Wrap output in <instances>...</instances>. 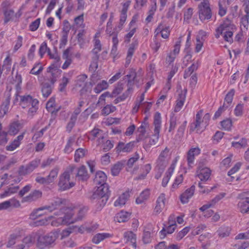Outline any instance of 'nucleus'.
<instances>
[{
  "instance_id": "2f4dec72",
  "label": "nucleus",
  "mask_w": 249,
  "mask_h": 249,
  "mask_svg": "<svg viewBox=\"0 0 249 249\" xmlns=\"http://www.w3.org/2000/svg\"><path fill=\"white\" fill-rule=\"evenodd\" d=\"M137 47V44L132 43L127 51V56L126 57L125 65L128 66L131 60L132 56L134 54L135 50Z\"/></svg>"
},
{
  "instance_id": "412c9836",
  "label": "nucleus",
  "mask_w": 249,
  "mask_h": 249,
  "mask_svg": "<svg viewBox=\"0 0 249 249\" xmlns=\"http://www.w3.org/2000/svg\"><path fill=\"white\" fill-rule=\"evenodd\" d=\"M86 33L87 32L86 30L82 29L80 30L77 34V41L81 48H82L85 44L89 42L90 37L89 36H87Z\"/></svg>"
},
{
  "instance_id": "58836bf2",
  "label": "nucleus",
  "mask_w": 249,
  "mask_h": 249,
  "mask_svg": "<svg viewBox=\"0 0 249 249\" xmlns=\"http://www.w3.org/2000/svg\"><path fill=\"white\" fill-rule=\"evenodd\" d=\"M218 15L223 17L227 13V6L225 0H219L218 1Z\"/></svg>"
},
{
  "instance_id": "6ab92c4d",
  "label": "nucleus",
  "mask_w": 249,
  "mask_h": 249,
  "mask_svg": "<svg viewBox=\"0 0 249 249\" xmlns=\"http://www.w3.org/2000/svg\"><path fill=\"white\" fill-rule=\"evenodd\" d=\"M211 175V170L207 167L199 168L197 171V176L202 181H207Z\"/></svg>"
},
{
  "instance_id": "c9c22d12",
  "label": "nucleus",
  "mask_w": 249,
  "mask_h": 249,
  "mask_svg": "<svg viewBox=\"0 0 249 249\" xmlns=\"http://www.w3.org/2000/svg\"><path fill=\"white\" fill-rule=\"evenodd\" d=\"M59 172V169L55 167L50 172L49 175L46 177L48 181V184H50L54 182L57 178Z\"/></svg>"
},
{
  "instance_id": "dca6fc26",
  "label": "nucleus",
  "mask_w": 249,
  "mask_h": 249,
  "mask_svg": "<svg viewBox=\"0 0 249 249\" xmlns=\"http://www.w3.org/2000/svg\"><path fill=\"white\" fill-rule=\"evenodd\" d=\"M2 7L3 9L5 16L4 22H8L13 16L14 11L11 9V3L9 1H5L2 3Z\"/></svg>"
},
{
  "instance_id": "bb28decb",
  "label": "nucleus",
  "mask_w": 249,
  "mask_h": 249,
  "mask_svg": "<svg viewBox=\"0 0 249 249\" xmlns=\"http://www.w3.org/2000/svg\"><path fill=\"white\" fill-rule=\"evenodd\" d=\"M107 179L106 175L103 171H99L96 173L94 181L96 184L99 185L106 184L105 182Z\"/></svg>"
},
{
  "instance_id": "bf43d9fd",
  "label": "nucleus",
  "mask_w": 249,
  "mask_h": 249,
  "mask_svg": "<svg viewBox=\"0 0 249 249\" xmlns=\"http://www.w3.org/2000/svg\"><path fill=\"white\" fill-rule=\"evenodd\" d=\"M222 128L225 130H230L232 126V122L230 119H226L221 122Z\"/></svg>"
},
{
  "instance_id": "13d9d810",
  "label": "nucleus",
  "mask_w": 249,
  "mask_h": 249,
  "mask_svg": "<svg viewBox=\"0 0 249 249\" xmlns=\"http://www.w3.org/2000/svg\"><path fill=\"white\" fill-rule=\"evenodd\" d=\"M94 47L92 52L94 54H97L102 50V45L99 39H94Z\"/></svg>"
},
{
  "instance_id": "f8f14e48",
  "label": "nucleus",
  "mask_w": 249,
  "mask_h": 249,
  "mask_svg": "<svg viewBox=\"0 0 249 249\" xmlns=\"http://www.w3.org/2000/svg\"><path fill=\"white\" fill-rule=\"evenodd\" d=\"M177 162V159H176L173 161L170 166L169 167V168L168 169L167 171L165 173V176L162 179V186L165 187L167 185L171 176L173 175V173L174 172L176 166Z\"/></svg>"
},
{
  "instance_id": "393cba45",
  "label": "nucleus",
  "mask_w": 249,
  "mask_h": 249,
  "mask_svg": "<svg viewBox=\"0 0 249 249\" xmlns=\"http://www.w3.org/2000/svg\"><path fill=\"white\" fill-rule=\"evenodd\" d=\"M42 196V192L39 190H35L30 193L29 196L23 198V201L32 202L36 201L41 198Z\"/></svg>"
},
{
  "instance_id": "864d4df0",
  "label": "nucleus",
  "mask_w": 249,
  "mask_h": 249,
  "mask_svg": "<svg viewBox=\"0 0 249 249\" xmlns=\"http://www.w3.org/2000/svg\"><path fill=\"white\" fill-rule=\"evenodd\" d=\"M43 69V67L41 64L36 63L34 65L30 73L34 75H38L42 72Z\"/></svg>"
},
{
  "instance_id": "a19ab883",
  "label": "nucleus",
  "mask_w": 249,
  "mask_h": 249,
  "mask_svg": "<svg viewBox=\"0 0 249 249\" xmlns=\"http://www.w3.org/2000/svg\"><path fill=\"white\" fill-rule=\"evenodd\" d=\"M87 150L83 148H78L75 152L74 160L76 162H79L81 159L83 158L87 154Z\"/></svg>"
},
{
  "instance_id": "6e6552de",
  "label": "nucleus",
  "mask_w": 249,
  "mask_h": 249,
  "mask_svg": "<svg viewBox=\"0 0 249 249\" xmlns=\"http://www.w3.org/2000/svg\"><path fill=\"white\" fill-rule=\"evenodd\" d=\"M88 76L85 74H82L77 76L75 80L73 89L76 90L80 89V91L81 94H83L84 92L86 91L85 88L87 85L86 80Z\"/></svg>"
},
{
  "instance_id": "f3484780",
  "label": "nucleus",
  "mask_w": 249,
  "mask_h": 249,
  "mask_svg": "<svg viewBox=\"0 0 249 249\" xmlns=\"http://www.w3.org/2000/svg\"><path fill=\"white\" fill-rule=\"evenodd\" d=\"M165 195L161 194L157 198L154 212L156 214L160 213L165 207Z\"/></svg>"
},
{
  "instance_id": "b1692460",
  "label": "nucleus",
  "mask_w": 249,
  "mask_h": 249,
  "mask_svg": "<svg viewBox=\"0 0 249 249\" xmlns=\"http://www.w3.org/2000/svg\"><path fill=\"white\" fill-rule=\"evenodd\" d=\"M238 208L242 213H249V197L242 199L238 203Z\"/></svg>"
},
{
  "instance_id": "c03bdc74",
  "label": "nucleus",
  "mask_w": 249,
  "mask_h": 249,
  "mask_svg": "<svg viewBox=\"0 0 249 249\" xmlns=\"http://www.w3.org/2000/svg\"><path fill=\"white\" fill-rule=\"evenodd\" d=\"M122 84L118 83L114 88L111 93H110V98H113L120 94L123 90Z\"/></svg>"
},
{
  "instance_id": "680f3d73",
  "label": "nucleus",
  "mask_w": 249,
  "mask_h": 249,
  "mask_svg": "<svg viewBox=\"0 0 249 249\" xmlns=\"http://www.w3.org/2000/svg\"><path fill=\"white\" fill-rule=\"evenodd\" d=\"M52 92L51 87L48 84H43L42 87V93L44 97H48Z\"/></svg>"
},
{
  "instance_id": "9d476101",
  "label": "nucleus",
  "mask_w": 249,
  "mask_h": 249,
  "mask_svg": "<svg viewBox=\"0 0 249 249\" xmlns=\"http://www.w3.org/2000/svg\"><path fill=\"white\" fill-rule=\"evenodd\" d=\"M35 99L30 95L18 96L17 94V101L19 106L23 108L31 105Z\"/></svg>"
},
{
  "instance_id": "1a4fd4ad",
  "label": "nucleus",
  "mask_w": 249,
  "mask_h": 249,
  "mask_svg": "<svg viewBox=\"0 0 249 249\" xmlns=\"http://www.w3.org/2000/svg\"><path fill=\"white\" fill-rule=\"evenodd\" d=\"M40 163V160L36 159L32 161L26 167L22 166L19 168L18 173L21 175H24L32 172Z\"/></svg>"
},
{
  "instance_id": "e2e57ef3",
  "label": "nucleus",
  "mask_w": 249,
  "mask_h": 249,
  "mask_svg": "<svg viewBox=\"0 0 249 249\" xmlns=\"http://www.w3.org/2000/svg\"><path fill=\"white\" fill-rule=\"evenodd\" d=\"M182 42V37H179L178 40L175 42L174 46V49L171 52L177 54V55L179 54L180 52V49L181 46V43Z\"/></svg>"
},
{
  "instance_id": "20e7f679",
  "label": "nucleus",
  "mask_w": 249,
  "mask_h": 249,
  "mask_svg": "<svg viewBox=\"0 0 249 249\" xmlns=\"http://www.w3.org/2000/svg\"><path fill=\"white\" fill-rule=\"evenodd\" d=\"M161 122L160 114L156 112L154 118V134L153 135V137L149 140L148 143L144 146V148H149L151 146L155 145L158 142L161 128Z\"/></svg>"
},
{
  "instance_id": "f03ea898",
  "label": "nucleus",
  "mask_w": 249,
  "mask_h": 249,
  "mask_svg": "<svg viewBox=\"0 0 249 249\" xmlns=\"http://www.w3.org/2000/svg\"><path fill=\"white\" fill-rule=\"evenodd\" d=\"M202 110L197 111L196 115L195 121L190 124V130L197 132L203 131L209 124L210 115L206 113L204 116Z\"/></svg>"
},
{
  "instance_id": "4468645a",
  "label": "nucleus",
  "mask_w": 249,
  "mask_h": 249,
  "mask_svg": "<svg viewBox=\"0 0 249 249\" xmlns=\"http://www.w3.org/2000/svg\"><path fill=\"white\" fill-rule=\"evenodd\" d=\"M155 36H157L159 34H161V37L164 39H167L170 34V29L169 26L164 25L162 23L159 24L155 31Z\"/></svg>"
},
{
  "instance_id": "c85d7f7f",
  "label": "nucleus",
  "mask_w": 249,
  "mask_h": 249,
  "mask_svg": "<svg viewBox=\"0 0 249 249\" xmlns=\"http://www.w3.org/2000/svg\"><path fill=\"white\" fill-rule=\"evenodd\" d=\"M124 238L126 242L129 243L133 249H135L136 248L135 235L131 231H127L124 234Z\"/></svg>"
},
{
  "instance_id": "603ef678",
  "label": "nucleus",
  "mask_w": 249,
  "mask_h": 249,
  "mask_svg": "<svg viewBox=\"0 0 249 249\" xmlns=\"http://www.w3.org/2000/svg\"><path fill=\"white\" fill-rule=\"evenodd\" d=\"M48 71L51 73L52 76L54 78L53 82H55L56 81V77L60 74L62 71L58 69L57 68L53 67L51 66L48 68Z\"/></svg>"
},
{
  "instance_id": "0e129e2a",
  "label": "nucleus",
  "mask_w": 249,
  "mask_h": 249,
  "mask_svg": "<svg viewBox=\"0 0 249 249\" xmlns=\"http://www.w3.org/2000/svg\"><path fill=\"white\" fill-rule=\"evenodd\" d=\"M38 101L37 99H35L33 104L31 105L32 107L28 110V114L30 115H33L38 109Z\"/></svg>"
},
{
  "instance_id": "8fccbe9b",
  "label": "nucleus",
  "mask_w": 249,
  "mask_h": 249,
  "mask_svg": "<svg viewBox=\"0 0 249 249\" xmlns=\"http://www.w3.org/2000/svg\"><path fill=\"white\" fill-rule=\"evenodd\" d=\"M15 204V200L13 199L2 202L0 203V211L7 209L12 206H14Z\"/></svg>"
},
{
  "instance_id": "79ce46f5",
  "label": "nucleus",
  "mask_w": 249,
  "mask_h": 249,
  "mask_svg": "<svg viewBox=\"0 0 249 249\" xmlns=\"http://www.w3.org/2000/svg\"><path fill=\"white\" fill-rule=\"evenodd\" d=\"M116 110V107L111 105H107L105 106L101 110V114L104 116H107L109 114L114 112Z\"/></svg>"
},
{
  "instance_id": "3c124183",
  "label": "nucleus",
  "mask_w": 249,
  "mask_h": 249,
  "mask_svg": "<svg viewBox=\"0 0 249 249\" xmlns=\"http://www.w3.org/2000/svg\"><path fill=\"white\" fill-rule=\"evenodd\" d=\"M77 115H76L75 114H71L70 118V120L66 127L67 130L69 132H70L72 128L74 126L75 122L77 120Z\"/></svg>"
},
{
  "instance_id": "37998d69",
  "label": "nucleus",
  "mask_w": 249,
  "mask_h": 249,
  "mask_svg": "<svg viewBox=\"0 0 249 249\" xmlns=\"http://www.w3.org/2000/svg\"><path fill=\"white\" fill-rule=\"evenodd\" d=\"M235 94V90L234 89H231L226 95L225 98L224 103L226 104L225 106L226 107H228L230 106L232 102L233 97Z\"/></svg>"
},
{
  "instance_id": "0eeeda50",
  "label": "nucleus",
  "mask_w": 249,
  "mask_h": 249,
  "mask_svg": "<svg viewBox=\"0 0 249 249\" xmlns=\"http://www.w3.org/2000/svg\"><path fill=\"white\" fill-rule=\"evenodd\" d=\"M201 152V149L198 146H192L186 154L187 165L189 168H192L195 163L196 157L198 156Z\"/></svg>"
},
{
  "instance_id": "de8ad7c7",
  "label": "nucleus",
  "mask_w": 249,
  "mask_h": 249,
  "mask_svg": "<svg viewBox=\"0 0 249 249\" xmlns=\"http://www.w3.org/2000/svg\"><path fill=\"white\" fill-rule=\"evenodd\" d=\"M186 124L187 122L185 121L178 127L177 133L175 136V137L177 139L180 140L183 137L186 126Z\"/></svg>"
},
{
  "instance_id": "473e14b6",
  "label": "nucleus",
  "mask_w": 249,
  "mask_h": 249,
  "mask_svg": "<svg viewBox=\"0 0 249 249\" xmlns=\"http://www.w3.org/2000/svg\"><path fill=\"white\" fill-rule=\"evenodd\" d=\"M76 177L79 180H86L89 178L88 172L84 166H82L78 169Z\"/></svg>"
},
{
  "instance_id": "7ed1b4c3",
  "label": "nucleus",
  "mask_w": 249,
  "mask_h": 249,
  "mask_svg": "<svg viewBox=\"0 0 249 249\" xmlns=\"http://www.w3.org/2000/svg\"><path fill=\"white\" fill-rule=\"evenodd\" d=\"M73 169V167L70 166L60 176L58 186L61 190L65 191L74 186V183L70 181V176Z\"/></svg>"
},
{
  "instance_id": "2eb2a0df",
  "label": "nucleus",
  "mask_w": 249,
  "mask_h": 249,
  "mask_svg": "<svg viewBox=\"0 0 249 249\" xmlns=\"http://www.w3.org/2000/svg\"><path fill=\"white\" fill-rule=\"evenodd\" d=\"M195 188V185H192L180 195V200L182 203L186 204L189 202L194 194Z\"/></svg>"
},
{
  "instance_id": "4c0bfd02",
  "label": "nucleus",
  "mask_w": 249,
  "mask_h": 249,
  "mask_svg": "<svg viewBox=\"0 0 249 249\" xmlns=\"http://www.w3.org/2000/svg\"><path fill=\"white\" fill-rule=\"evenodd\" d=\"M184 177L183 174H179L178 175L174 180V183H173L172 187L171 188V191L173 192L176 189L178 188L179 185L181 184L183 180Z\"/></svg>"
},
{
  "instance_id": "c756f323",
  "label": "nucleus",
  "mask_w": 249,
  "mask_h": 249,
  "mask_svg": "<svg viewBox=\"0 0 249 249\" xmlns=\"http://www.w3.org/2000/svg\"><path fill=\"white\" fill-rule=\"evenodd\" d=\"M108 82L106 80H102L100 82L98 83L96 87L94 88V91L99 94L102 91L106 90L108 89L109 87Z\"/></svg>"
},
{
  "instance_id": "cd10ccee",
  "label": "nucleus",
  "mask_w": 249,
  "mask_h": 249,
  "mask_svg": "<svg viewBox=\"0 0 249 249\" xmlns=\"http://www.w3.org/2000/svg\"><path fill=\"white\" fill-rule=\"evenodd\" d=\"M150 190L149 189H145L140 195V196L136 198V203L137 204H141L146 201L149 197Z\"/></svg>"
},
{
  "instance_id": "09e8293b",
  "label": "nucleus",
  "mask_w": 249,
  "mask_h": 249,
  "mask_svg": "<svg viewBox=\"0 0 249 249\" xmlns=\"http://www.w3.org/2000/svg\"><path fill=\"white\" fill-rule=\"evenodd\" d=\"M123 164L121 162H118L111 168V173L113 176L118 175L122 170Z\"/></svg>"
},
{
  "instance_id": "5fc2aeb1",
  "label": "nucleus",
  "mask_w": 249,
  "mask_h": 249,
  "mask_svg": "<svg viewBox=\"0 0 249 249\" xmlns=\"http://www.w3.org/2000/svg\"><path fill=\"white\" fill-rule=\"evenodd\" d=\"M232 146L236 148H245L247 146V140L243 138L238 142H232Z\"/></svg>"
},
{
  "instance_id": "39448f33",
  "label": "nucleus",
  "mask_w": 249,
  "mask_h": 249,
  "mask_svg": "<svg viewBox=\"0 0 249 249\" xmlns=\"http://www.w3.org/2000/svg\"><path fill=\"white\" fill-rule=\"evenodd\" d=\"M61 203L60 199L57 198L54 202V204H53L52 206H45L34 210L31 213V216L35 218L46 216L55 210L56 207Z\"/></svg>"
},
{
  "instance_id": "72a5a7b5",
  "label": "nucleus",
  "mask_w": 249,
  "mask_h": 249,
  "mask_svg": "<svg viewBox=\"0 0 249 249\" xmlns=\"http://www.w3.org/2000/svg\"><path fill=\"white\" fill-rule=\"evenodd\" d=\"M199 18L203 21L205 20H209L212 18L211 10H198Z\"/></svg>"
},
{
  "instance_id": "a18cd8bd",
  "label": "nucleus",
  "mask_w": 249,
  "mask_h": 249,
  "mask_svg": "<svg viewBox=\"0 0 249 249\" xmlns=\"http://www.w3.org/2000/svg\"><path fill=\"white\" fill-rule=\"evenodd\" d=\"M75 139L73 137H70L69 138L64 151L65 153L69 154L72 151L73 148L72 146L74 142Z\"/></svg>"
},
{
  "instance_id": "7c9ffc66",
  "label": "nucleus",
  "mask_w": 249,
  "mask_h": 249,
  "mask_svg": "<svg viewBox=\"0 0 249 249\" xmlns=\"http://www.w3.org/2000/svg\"><path fill=\"white\" fill-rule=\"evenodd\" d=\"M200 64V61L199 60L194 61L192 65L188 68L187 71H185L184 74V78H186L187 77L189 76L191 74H192L194 71H196L199 67Z\"/></svg>"
},
{
  "instance_id": "4be33fe9",
  "label": "nucleus",
  "mask_w": 249,
  "mask_h": 249,
  "mask_svg": "<svg viewBox=\"0 0 249 249\" xmlns=\"http://www.w3.org/2000/svg\"><path fill=\"white\" fill-rule=\"evenodd\" d=\"M55 240L54 235L48 236H40L38 241V246L40 248H43L44 246L50 245L52 244Z\"/></svg>"
},
{
  "instance_id": "ea45409f",
  "label": "nucleus",
  "mask_w": 249,
  "mask_h": 249,
  "mask_svg": "<svg viewBox=\"0 0 249 249\" xmlns=\"http://www.w3.org/2000/svg\"><path fill=\"white\" fill-rule=\"evenodd\" d=\"M156 164L155 169L157 171L163 172L167 164V160L158 158Z\"/></svg>"
},
{
  "instance_id": "f257e3e1",
  "label": "nucleus",
  "mask_w": 249,
  "mask_h": 249,
  "mask_svg": "<svg viewBox=\"0 0 249 249\" xmlns=\"http://www.w3.org/2000/svg\"><path fill=\"white\" fill-rule=\"evenodd\" d=\"M234 28V25L227 18L216 29L215 36L216 38H219L220 36H222L225 41L231 43L233 41V32Z\"/></svg>"
},
{
  "instance_id": "aec40b11",
  "label": "nucleus",
  "mask_w": 249,
  "mask_h": 249,
  "mask_svg": "<svg viewBox=\"0 0 249 249\" xmlns=\"http://www.w3.org/2000/svg\"><path fill=\"white\" fill-rule=\"evenodd\" d=\"M134 142H130L124 144L123 142H119L116 147V151L118 153L121 152L127 153L132 151L134 147Z\"/></svg>"
},
{
  "instance_id": "5701e85b",
  "label": "nucleus",
  "mask_w": 249,
  "mask_h": 249,
  "mask_svg": "<svg viewBox=\"0 0 249 249\" xmlns=\"http://www.w3.org/2000/svg\"><path fill=\"white\" fill-rule=\"evenodd\" d=\"M130 197V193L129 191H126L120 195L115 200L114 205L115 207H122L124 206Z\"/></svg>"
},
{
  "instance_id": "69168bd1",
  "label": "nucleus",
  "mask_w": 249,
  "mask_h": 249,
  "mask_svg": "<svg viewBox=\"0 0 249 249\" xmlns=\"http://www.w3.org/2000/svg\"><path fill=\"white\" fill-rule=\"evenodd\" d=\"M49 50H50V49L48 47L47 43L45 42H43L40 45L39 50V54L41 57H42L46 52L48 53Z\"/></svg>"
},
{
  "instance_id": "a878e982",
  "label": "nucleus",
  "mask_w": 249,
  "mask_h": 249,
  "mask_svg": "<svg viewBox=\"0 0 249 249\" xmlns=\"http://www.w3.org/2000/svg\"><path fill=\"white\" fill-rule=\"evenodd\" d=\"M246 14L241 19V30L243 32L248 30L249 25V9H245Z\"/></svg>"
},
{
  "instance_id": "f704fd0d",
  "label": "nucleus",
  "mask_w": 249,
  "mask_h": 249,
  "mask_svg": "<svg viewBox=\"0 0 249 249\" xmlns=\"http://www.w3.org/2000/svg\"><path fill=\"white\" fill-rule=\"evenodd\" d=\"M149 126V124L146 121L142 122L141 126L138 127L137 132L139 134V139L142 140L145 136L146 133V129Z\"/></svg>"
},
{
  "instance_id": "4d7b16f0",
  "label": "nucleus",
  "mask_w": 249,
  "mask_h": 249,
  "mask_svg": "<svg viewBox=\"0 0 249 249\" xmlns=\"http://www.w3.org/2000/svg\"><path fill=\"white\" fill-rule=\"evenodd\" d=\"M129 29L130 30L124 36V42L127 43L130 41L131 38L136 32V28L135 27Z\"/></svg>"
},
{
  "instance_id": "6e6d98bb",
  "label": "nucleus",
  "mask_w": 249,
  "mask_h": 249,
  "mask_svg": "<svg viewBox=\"0 0 249 249\" xmlns=\"http://www.w3.org/2000/svg\"><path fill=\"white\" fill-rule=\"evenodd\" d=\"M12 63V59L10 55H8L3 61L2 69L6 70V71H10L11 70V66Z\"/></svg>"
},
{
  "instance_id": "9b49d317",
  "label": "nucleus",
  "mask_w": 249,
  "mask_h": 249,
  "mask_svg": "<svg viewBox=\"0 0 249 249\" xmlns=\"http://www.w3.org/2000/svg\"><path fill=\"white\" fill-rule=\"evenodd\" d=\"M176 219H167L163 224V228L161 231V233L171 234L173 233L176 227Z\"/></svg>"
},
{
  "instance_id": "49530a36",
  "label": "nucleus",
  "mask_w": 249,
  "mask_h": 249,
  "mask_svg": "<svg viewBox=\"0 0 249 249\" xmlns=\"http://www.w3.org/2000/svg\"><path fill=\"white\" fill-rule=\"evenodd\" d=\"M74 23L77 27L84 28L85 24L84 23V14H82L74 18Z\"/></svg>"
},
{
  "instance_id": "052dcab7",
  "label": "nucleus",
  "mask_w": 249,
  "mask_h": 249,
  "mask_svg": "<svg viewBox=\"0 0 249 249\" xmlns=\"http://www.w3.org/2000/svg\"><path fill=\"white\" fill-rule=\"evenodd\" d=\"M198 10H211L209 0H203L198 6Z\"/></svg>"
},
{
  "instance_id": "e433bc0d",
  "label": "nucleus",
  "mask_w": 249,
  "mask_h": 249,
  "mask_svg": "<svg viewBox=\"0 0 249 249\" xmlns=\"http://www.w3.org/2000/svg\"><path fill=\"white\" fill-rule=\"evenodd\" d=\"M111 236V234L107 233H102L96 234L93 238V242L97 244L105 239L109 238Z\"/></svg>"
},
{
  "instance_id": "338daca9",
  "label": "nucleus",
  "mask_w": 249,
  "mask_h": 249,
  "mask_svg": "<svg viewBox=\"0 0 249 249\" xmlns=\"http://www.w3.org/2000/svg\"><path fill=\"white\" fill-rule=\"evenodd\" d=\"M232 157V155H230V156L224 159L221 162V166L225 168V169L229 168L231 166Z\"/></svg>"
},
{
  "instance_id": "423d86ee",
  "label": "nucleus",
  "mask_w": 249,
  "mask_h": 249,
  "mask_svg": "<svg viewBox=\"0 0 249 249\" xmlns=\"http://www.w3.org/2000/svg\"><path fill=\"white\" fill-rule=\"evenodd\" d=\"M178 95L176 101L174 105V111L175 112H178L182 108L186 98L187 89H178L177 90Z\"/></svg>"
},
{
  "instance_id": "a211bd4d",
  "label": "nucleus",
  "mask_w": 249,
  "mask_h": 249,
  "mask_svg": "<svg viewBox=\"0 0 249 249\" xmlns=\"http://www.w3.org/2000/svg\"><path fill=\"white\" fill-rule=\"evenodd\" d=\"M109 188L107 184H102L98 187L93 194L94 198H97L98 197L108 196Z\"/></svg>"
},
{
  "instance_id": "774afa93",
  "label": "nucleus",
  "mask_w": 249,
  "mask_h": 249,
  "mask_svg": "<svg viewBox=\"0 0 249 249\" xmlns=\"http://www.w3.org/2000/svg\"><path fill=\"white\" fill-rule=\"evenodd\" d=\"M124 74V71L123 69H121L117 72L114 76H113L108 81V83L110 84L113 83L117 80H118L121 76Z\"/></svg>"
},
{
  "instance_id": "ddd939ff",
  "label": "nucleus",
  "mask_w": 249,
  "mask_h": 249,
  "mask_svg": "<svg viewBox=\"0 0 249 249\" xmlns=\"http://www.w3.org/2000/svg\"><path fill=\"white\" fill-rule=\"evenodd\" d=\"M73 74V71H70L69 72H65L63 74V77L61 79L60 83L59 85V91L61 92L65 91L67 85L70 82Z\"/></svg>"
}]
</instances>
